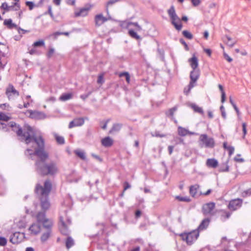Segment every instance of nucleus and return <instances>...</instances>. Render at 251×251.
Wrapping results in <instances>:
<instances>
[{
  "mask_svg": "<svg viewBox=\"0 0 251 251\" xmlns=\"http://www.w3.org/2000/svg\"><path fill=\"white\" fill-rule=\"evenodd\" d=\"M130 25H133L135 26H136L137 28V29L138 30H141L142 29L141 27L138 25V23L137 22H129Z\"/></svg>",
  "mask_w": 251,
  "mask_h": 251,
  "instance_id": "nucleus-60",
  "label": "nucleus"
},
{
  "mask_svg": "<svg viewBox=\"0 0 251 251\" xmlns=\"http://www.w3.org/2000/svg\"><path fill=\"white\" fill-rule=\"evenodd\" d=\"M38 148L35 149L34 155L38 158L35 162V169L37 174L41 176H54L59 171L57 165L53 161L47 162L49 153L45 151V141L41 138L36 144Z\"/></svg>",
  "mask_w": 251,
  "mask_h": 251,
  "instance_id": "nucleus-1",
  "label": "nucleus"
},
{
  "mask_svg": "<svg viewBox=\"0 0 251 251\" xmlns=\"http://www.w3.org/2000/svg\"><path fill=\"white\" fill-rule=\"evenodd\" d=\"M141 210L138 209V210H136L135 211V217L136 219H138L139 218V217H140L141 215Z\"/></svg>",
  "mask_w": 251,
  "mask_h": 251,
  "instance_id": "nucleus-63",
  "label": "nucleus"
},
{
  "mask_svg": "<svg viewBox=\"0 0 251 251\" xmlns=\"http://www.w3.org/2000/svg\"><path fill=\"white\" fill-rule=\"evenodd\" d=\"M226 150L228 151L229 155L230 156L234 152V148L232 146H229Z\"/></svg>",
  "mask_w": 251,
  "mask_h": 251,
  "instance_id": "nucleus-54",
  "label": "nucleus"
},
{
  "mask_svg": "<svg viewBox=\"0 0 251 251\" xmlns=\"http://www.w3.org/2000/svg\"><path fill=\"white\" fill-rule=\"evenodd\" d=\"M152 136L157 137H165L166 136L164 134H160L159 132L157 131H155L154 134H152Z\"/></svg>",
  "mask_w": 251,
  "mask_h": 251,
  "instance_id": "nucleus-55",
  "label": "nucleus"
},
{
  "mask_svg": "<svg viewBox=\"0 0 251 251\" xmlns=\"http://www.w3.org/2000/svg\"><path fill=\"white\" fill-rule=\"evenodd\" d=\"M200 188V185L199 184H196L193 185H191L189 188V193L190 195L195 198L197 194L198 190Z\"/></svg>",
  "mask_w": 251,
  "mask_h": 251,
  "instance_id": "nucleus-24",
  "label": "nucleus"
},
{
  "mask_svg": "<svg viewBox=\"0 0 251 251\" xmlns=\"http://www.w3.org/2000/svg\"><path fill=\"white\" fill-rule=\"evenodd\" d=\"M201 141L203 142L206 148H213L214 147L215 143L213 138H208L206 134H201L200 138Z\"/></svg>",
  "mask_w": 251,
  "mask_h": 251,
  "instance_id": "nucleus-8",
  "label": "nucleus"
},
{
  "mask_svg": "<svg viewBox=\"0 0 251 251\" xmlns=\"http://www.w3.org/2000/svg\"><path fill=\"white\" fill-rule=\"evenodd\" d=\"M111 19L110 16H109L108 18H106L103 17L102 14H98L95 17V25L97 26H100L104 22Z\"/></svg>",
  "mask_w": 251,
  "mask_h": 251,
  "instance_id": "nucleus-14",
  "label": "nucleus"
},
{
  "mask_svg": "<svg viewBox=\"0 0 251 251\" xmlns=\"http://www.w3.org/2000/svg\"><path fill=\"white\" fill-rule=\"evenodd\" d=\"M84 123V120L83 118H77L74 119L70 122L69 125V128H72L75 126H78L83 125Z\"/></svg>",
  "mask_w": 251,
  "mask_h": 251,
  "instance_id": "nucleus-17",
  "label": "nucleus"
},
{
  "mask_svg": "<svg viewBox=\"0 0 251 251\" xmlns=\"http://www.w3.org/2000/svg\"><path fill=\"white\" fill-rule=\"evenodd\" d=\"M243 195L244 197L251 196V189L250 188L247 190L244 191V192L243 193Z\"/></svg>",
  "mask_w": 251,
  "mask_h": 251,
  "instance_id": "nucleus-59",
  "label": "nucleus"
},
{
  "mask_svg": "<svg viewBox=\"0 0 251 251\" xmlns=\"http://www.w3.org/2000/svg\"><path fill=\"white\" fill-rule=\"evenodd\" d=\"M177 132L179 135L181 136H185L188 134V130L181 126H178Z\"/></svg>",
  "mask_w": 251,
  "mask_h": 251,
  "instance_id": "nucleus-33",
  "label": "nucleus"
},
{
  "mask_svg": "<svg viewBox=\"0 0 251 251\" xmlns=\"http://www.w3.org/2000/svg\"><path fill=\"white\" fill-rule=\"evenodd\" d=\"M206 164L208 167L216 168L218 166V162L215 158H209L206 160Z\"/></svg>",
  "mask_w": 251,
  "mask_h": 251,
  "instance_id": "nucleus-22",
  "label": "nucleus"
},
{
  "mask_svg": "<svg viewBox=\"0 0 251 251\" xmlns=\"http://www.w3.org/2000/svg\"><path fill=\"white\" fill-rule=\"evenodd\" d=\"M42 225L37 223L32 224L29 227V230L31 231V233L34 235H37L41 231V226Z\"/></svg>",
  "mask_w": 251,
  "mask_h": 251,
  "instance_id": "nucleus-19",
  "label": "nucleus"
},
{
  "mask_svg": "<svg viewBox=\"0 0 251 251\" xmlns=\"http://www.w3.org/2000/svg\"><path fill=\"white\" fill-rule=\"evenodd\" d=\"M120 77H123L125 76L126 77V80L127 83H129L130 79V75L128 72H122L119 75Z\"/></svg>",
  "mask_w": 251,
  "mask_h": 251,
  "instance_id": "nucleus-42",
  "label": "nucleus"
},
{
  "mask_svg": "<svg viewBox=\"0 0 251 251\" xmlns=\"http://www.w3.org/2000/svg\"><path fill=\"white\" fill-rule=\"evenodd\" d=\"M7 242V239L5 237L0 236V246L4 247L6 246Z\"/></svg>",
  "mask_w": 251,
  "mask_h": 251,
  "instance_id": "nucleus-46",
  "label": "nucleus"
},
{
  "mask_svg": "<svg viewBox=\"0 0 251 251\" xmlns=\"http://www.w3.org/2000/svg\"><path fill=\"white\" fill-rule=\"evenodd\" d=\"M122 126L123 125L122 124H114L112 126V127L109 131V134H112L116 132H118L121 130Z\"/></svg>",
  "mask_w": 251,
  "mask_h": 251,
  "instance_id": "nucleus-23",
  "label": "nucleus"
},
{
  "mask_svg": "<svg viewBox=\"0 0 251 251\" xmlns=\"http://www.w3.org/2000/svg\"><path fill=\"white\" fill-rule=\"evenodd\" d=\"M55 139L58 144L63 145L65 143V140L63 137L55 135Z\"/></svg>",
  "mask_w": 251,
  "mask_h": 251,
  "instance_id": "nucleus-44",
  "label": "nucleus"
},
{
  "mask_svg": "<svg viewBox=\"0 0 251 251\" xmlns=\"http://www.w3.org/2000/svg\"><path fill=\"white\" fill-rule=\"evenodd\" d=\"M91 5L90 4H86L84 7L80 9L78 11L75 12V17H77L79 16H85L87 15L88 11L91 9Z\"/></svg>",
  "mask_w": 251,
  "mask_h": 251,
  "instance_id": "nucleus-15",
  "label": "nucleus"
},
{
  "mask_svg": "<svg viewBox=\"0 0 251 251\" xmlns=\"http://www.w3.org/2000/svg\"><path fill=\"white\" fill-rule=\"evenodd\" d=\"M60 222L61 226H59V230L61 233L64 235H68L70 231L68 228V225L71 224V220L70 218H67V223L64 221L63 218L62 216L60 217Z\"/></svg>",
  "mask_w": 251,
  "mask_h": 251,
  "instance_id": "nucleus-6",
  "label": "nucleus"
},
{
  "mask_svg": "<svg viewBox=\"0 0 251 251\" xmlns=\"http://www.w3.org/2000/svg\"><path fill=\"white\" fill-rule=\"evenodd\" d=\"M12 5L11 6H8L7 2H3L0 8L1 9L5 10L6 12L9 11L10 10H13L15 11H18L20 8V3L18 2H13Z\"/></svg>",
  "mask_w": 251,
  "mask_h": 251,
  "instance_id": "nucleus-11",
  "label": "nucleus"
},
{
  "mask_svg": "<svg viewBox=\"0 0 251 251\" xmlns=\"http://www.w3.org/2000/svg\"><path fill=\"white\" fill-rule=\"evenodd\" d=\"M91 156L100 162H101L103 161V159L100 156L95 153H91Z\"/></svg>",
  "mask_w": 251,
  "mask_h": 251,
  "instance_id": "nucleus-53",
  "label": "nucleus"
},
{
  "mask_svg": "<svg viewBox=\"0 0 251 251\" xmlns=\"http://www.w3.org/2000/svg\"><path fill=\"white\" fill-rule=\"evenodd\" d=\"M177 108L176 107H174L169 109L168 111V115L170 116H173L174 112L176 110Z\"/></svg>",
  "mask_w": 251,
  "mask_h": 251,
  "instance_id": "nucleus-49",
  "label": "nucleus"
},
{
  "mask_svg": "<svg viewBox=\"0 0 251 251\" xmlns=\"http://www.w3.org/2000/svg\"><path fill=\"white\" fill-rule=\"evenodd\" d=\"M73 94L72 93H63L60 97L59 100L62 101H66L68 100L72 99Z\"/></svg>",
  "mask_w": 251,
  "mask_h": 251,
  "instance_id": "nucleus-31",
  "label": "nucleus"
},
{
  "mask_svg": "<svg viewBox=\"0 0 251 251\" xmlns=\"http://www.w3.org/2000/svg\"><path fill=\"white\" fill-rule=\"evenodd\" d=\"M218 87L221 92V102L224 103L226 101V93L225 92L223 87L222 85L219 84Z\"/></svg>",
  "mask_w": 251,
  "mask_h": 251,
  "instance_id": "nucleus-34",
  "label": "nucleus"
},
{
  "mask_svg": "<svg viewBox=\"0 0 251 251\" xmlns=\"http://www.w3.org/2000/svg\"><path fill=\"white\" fill-rule=\"evenodd\" d=\"M200 76V71L199 69H193L190 72V83L194 84V83L197 81Z\"/></svg>",
  "mask_w": 251,
  "mask_h": 251,
  "instance_id": "nucleus-18",
  "label": "nucleus"
},
{
  "mask_svg": "<svg viewBox=\"0 0 251 251\" xmlns=\"http://www.w3.org/2000/svg\"><path fill=\"white\" fill-rule=\"evenodd\" d=\"M246 126H247V125L245 123H243L242 124V130H243V138H244L245 136L246 135V134H247V128H246Z\"/></svg>",
  "mask_w": 251,
  "mask_h": 251,
  "instance_id": "nucleus-56",
  "label": "nucleus"
},
{
  "mask_svg": "<svg viewBox=\"0 0 251 251\" xmlns=\"http://www.w3.org/2000/svg\"><path fill=\"white\" fill-rule=\"evenodd\" d=\"M54 52V50L53 48H50V49L48 51V52L47 53V57L48 58H50L52 56Z\"/></svg>",
  "mask_w": 251,
  "mask_h": 251,
  "instance_id": "nucleus-51",
  "label": "nucleus"
},
{
  "mask_svg": "<svg viewBox=\"0 0 251 251\" xmlns=\"http://www.w3.org/2000/svg\"><path fill=\"white\" fill-rule=\"evenodd\" d=\"M179 42L181 44L184 45L185 50H186L188 51L189 50V48L188 45L187 44V43L185 42V41L184 40V39L183 38H180L179 39Z\"/></svg>",
  "mask_w": 251,
  "mask_h": 251,
  "instance_id": "nucleus-48",
  "label": "nucleus"
},
{
  "mask_svg": "<svg viewBox=\"0 0 251 251\" xmlns=\"http://www.w3.org/2000/svg\"><path fill=\"white\" fill-rule=\"evenodd\" d=\"M10 118L2 112L0 113V120L4 121H8Z\"/></svg>",
  "mask_w": 251,
  "mask_h": 251,
  "instance_id": "nucleus-45",
  "label": "nucleus"
},
{
  "mask_svg": "<svg viewBox=\"0 0 251 251\" xmlns=\"http://www.w3.org/2000/svg\"><path fill=\"white\" fill-rule=\"evenodd\" d=\"M222 214H221V218L222 221H225L226 219H228L231 215V213L230 212H227L224 210H222Z\"/></svg>",
  "mask_w": 251,
  "mask_h": 251,
  "instance_id": "nucleus-35",
  "label": "nucleus"
},
{
  "mask_svg": "<svg viewBox=\"0 0 251 251\" xmlns=\"http://www.w3.org/2000/svg\"><path fill=\"white\" fill-rule=\"evenodd\" d=\"M45 46V42L43 40H40L38 41H37L35 42L33 45L32 46L34 48H38V47H41Z\"/></svg>",
  "mask_w": 251,
  "mask_h": 251,
  "instance_id": "nucleus-37",
  "label": "nucleus"
},
{
  "mask_svg": "<svg viewBox=\"0 0 251 251\" xmlns=\"http://www.w3.org/2000/svg\"><path fill=\"white\" fill-rule=\"evenodd\" d=\"M46 212L42 210L39 211L36 215L37 222L42 225L43 227H50L53 226V222L51 220L47 218Z\"/></svg>",
  "mask_w": 251,
  "mask_h": 251,
  "instance_id": "nucleus-5",
  "label": "nucleus"
},
{
  "mask_svg": "<svg viewBox=\"0 0 251 251\" xmlns=\"http://www.w3.org/2000/svg\"><path fill=\"white\" fill-rule=\"evenodd\" d=\"M128 33L129 35L132 38L141 40L142 38L133 29H129Z\"/></svg>",
  "mask_w": 251,
  "mask_h": 251,
  "instance_id": "nucleus-30",
  "label": "nucleus"
},
{
  "mask_svg": "<svg viewBox=\"0 0 251 251\" xmlns=\"http://www.w3.org/2000/svg\"><path fill=\"white\" fill-rule=\"evenodd\" d=\"M74 153L77 157L80 158L82 160H85L86 159V156L84 151L79 150H76L74 151Z\"/></svg>",
  "mask_w": 251,
  "mask_h": 251,
  "instance_id": "nucleus-28",
  "label": "nucleus"
},
{
  "mask_svg": "<svg viewBox=\"0 0 251 251\" xmlns=\"http://www.w3.org/2000/svg\"><path fill=\"white\" fill-rule=\"evenodd\" d=\"M243 200L241 199H236L231 200L228 205V208L231 211L236 210L241 207Z\"/></svg>",
  "mask_w": 251,
  "mask_h": 251,
  "instance_id": "nucleus-10",
  "label": "nucleus"
},
{
  "mask_svg": "<svg viewBox=\"0 0 251 251\" xmlns=\"http://www.w3.org/2000/svg\"><path fill=\"white\" fill-rule=\"evenodd\" d=\"M224 58L228 62H231V61H232V59L229 56V55L226 53V52H224Z\"/></svg>",
  "mask_w": 251,
  "mask_h": 251,
  "instance_id": "nucleus-57",
  "label": "nucleus"
},
{
  "mask_svg": "<svg viewBox=\"0 0 251 251\" xmlns=\"http://www.w3.org/2000/svg\"><path fill=\"white\" fill-rule=\"evenodd\" d=\"M10 126L12 128V130L16 133L17 136L21 137V141L24 142L26 144H29L32 142L37 144L41 138H43L41 136L37 137L32 127L28 125H25L22 129L20 125L14 122H11Z\"/></svg>",
  "mask_w": 251,
  "mask_h": 251,
  "instance_id": "nucleus-2",
  "label": "nucleus"
},
{
  "mask_svg": "<svg viewBox=\"0 0 251 251\" xmlns=\"http://www.w3.org/2000/svg\"><path fill=\"white\" fill-rule=\"evenodd\" d=\"M191 1L192 2V5L195 7L200 5V4L201 2V0H191Z\"/></svg>",
  "mask_w": 251,
  "mask_h": 251,
  "instance_id": "nucleus-52",
  "label": "nucleus"
},
{
  "mask_svg": "<svg viewBox=\"0 0 251 251\" xmlns=\"http://www.w3.org/2000/svg\"><path fill=\"white\" fill-rule=\"evenodd\" d=\"M62 35L68 36L69 35V32L56 31V32L53 33L52 34L50 35V36L53 37V39L55 40L57 38L58 36Z\"/></svg>",
  "mask_w": 251,
  "mask_h": 251,
  "instance_id": "nucleus-32",
  "label": "nucleus"
},
{
  "mask_svg": "<svg viewBox=\"0 0 251 251\" xmlns=\"http://www.w3.org/2000/svg\"><path fill=\"white\" fill-rule=\"evenodd\" d=\"M3 25H6L10 29H12L13 28H18L17 25L12 23L11 19H5L4 21Z\"/></svg>",
  "mask_w": 251,
  "mask_h": 251,
  "instance_id": "nucleus-26",
  "label": "nucleus"
},
{
  "mask_svg": "<svg viewBox=\"0 0 251 251\" xmlns=\"http://www.w3.org/2000/svg\"><path fill=\"white\" fill-rule=\"evenodd\" d=\"M124 191H125L127 189L130 188L131 186L128 182L125 181L124 183Z\"/></svg>",
  "mask_w": 251,
  "mask_h": 251,
  "instance_id": "nucleus-61",
  "label": "nucleus"
},
{
  "mask_svg": "<svg viewBox=\"0 0 251 251\" xmlns=\"http://www.w3.org/2000/svg\"><path fill=\"white\" fill-rule=\"evenodd\" d=\"M215 207V203L213 202H210L204 204L202 207V212L204 215L210 214Z\"/></svg>",
  "mask_w": 251,
  "mask_h": 251,
  "instance_id": "nucleus-13",
  "label": "nucleus"
},
{
  "mask_svg": "<svg viewBox=\"0 0 251 251\" xmlns=\"http://www.w3.org/2000/svg\"><path fill=\"white\" fill-rule=\"evenodd\" d=\"M120 0H109L107 2L106 6V11L108 15L109 14V10L108 7L112 5L113 4H115V3L118 1H120Z\"/></svg>",
  "mask_w": 251,
  "mask_h": 251,
  "instance_id": "nucleus-40",
  "label": "nucleus"
},
{
  "mask_svg": "<svg viewBox=\"0 0 251 251\" xmlns=\"http://www.w3.org/2000/svg\"><path fill=\"white\" fill-rule=\"evenodd\" d=\"M191 107L195 112L199 113L201 114H203V111L201 107H199L195 104H192Z\"/></svg>",
  "mask_w": 251,
  "mask_h": 251,
  "instance_id": "nucleus-36",
  "label": "nucleus"
},
{
  "mask_svg": "<svg viewBox=\"0 0 251 251\" xmlns=\"http://www.w3.org/2000/svg\"><path fill=\"white\" fill-rule=\"evenodd\" d=\"M194 87V84L189 82V84L187 86V87H185L184 89V93L186 95H188L189 93H190L191 90L192 88H193Z\"/></svg>",
  "mask_w": 251,
  "mask_h": 251,
  "instance_id": "nucleus-38",
  "label": "nucleus"
},
{
  "mask_svg": "<svg viewBox=\"0 0 251 251\" xmlns=\"http://www.w3.org/2000/svg\"><path fill=\"white\" fill-rule=\"evenodd\" d=\"M199 236V231L196 230L187 233V235L185 236V238L187 239V244L189 246L192 245L196 241Z\"/></svg>",
  "mask_w": 251,
  "mask_h": 251,
  "instance_id": "nucleus-7",
  "label": "nucleus"
},
{
  "mask_svg": "<svg viewBox=\"0 0 251 251\" xmlns=\"http://www.w3.org/2000/svg\"><path fill=\"white\" fill-rule=\"evenodd\" d=\"M228 160L220 165L219 167V172H225L229 171V166L228 165Z\"/></svg>",
  "mask_w": 251,
  "mask_h": 251,
  "instance_id": "nucleus-27",
  "label": "nucleus"
},
{
  "mask_svg": "<svg viewBox=\"0 0 251 251\" xmlns=\"http://www.w3.org/2000/svg\"><path fill=\"white\" fill-rule=\"evenodd\" d=\"M167 13L171 19V24L178 31H180L182 27L181 21L187 22L188 18L186 16H183L181 19L177 15L174 5H172L168 10Z\"/></svg>",
  "mask_w": 251,
  "mask_h": 251,
  "instance_id": "nucleus-4",
  "label": "nucleus"
},
{
  "mask_svg": "<svg viewBox=\"0 0 251 251\" xmlns=\"http://www.w3.org/2000/svg\"><path fill=\"white\" fill-rule=\"evenodd\" d=\"M240 154H238L236 156L234 157V160L236 162H243L244 161V159L243 158H239V157H237L238 156H240Z\"/></svg>",
  "mask_w": 251,
  "mask_h": 251,
  "instance_id": "nucleus-62",
  "label": "nucleus"
},
{
  "mask_svg": "<svg viewBox=\"0 0 251 251\" xmlns=\"http://www.w3.org/2000/svg\"><path fill=\"white\" fill-rule=\"evenodd\" d=\"M129 22L127 21H123L121 24V26L123 28H127L129 25Z\"/></svg>",
  "mask_w": 251,
  "mask_h": 251,
  "instance_id": "nucleus-50",
  "label": "nucleus"
},
{
  "mask_svg": "<svg viewBox=\"0 0 251 251\" xmlns=\"http://www.w3.org/2000/svg\"><path fill=\"white\" fill-rule=\"evenodd\" d=\"M25 5L27 6L30 10H31L33 9L35 6V4L32 1H26L25 2Z\"/></svg>",
  "mask_w": 251,
  "mask_h": 251,
  "instance_id": "nucleus-47",
  "label": "nucleus"
},
{
  "mask_svg": "<svg viewBox=\"0 0 251 251\" xmlns=\"http://www.w3.org/2000/svg\"><path fill=\"white\" fill-rule=\"evenodd\" d=\"M48 11L45 12V14H49L51 17H53V13L52 12V10H51V5H49L48 6Z\"/></svg>",
  "mask_w": 251,
  "mask_h": 251,
  "instance_id": "nucleus-58",
  "label": "nucleus"
},
{
  "mask_svg": "<svg viewBox=\"0 0 251 251\" xmlns=\"http://www.w3.org/2000/svg\"><path fill=\"white\" fill-rule=\"evenodd\" d=\"M65 244L67 249H69L74 245V240L71 236H68L66 239Z\"/></svg>",
  "mask_w": 251,
  "mask_h": 251,
  "instance_id": "nucleus-29",
  "label": "nucleus"
},
{
  "mask_svg": "<svg viewBox=\"0 0 251 251\" xmlns=\"http://www.w3.org/2000/svg\"><path fill=\"white\" fill-rule=\"evenodd\" d=\"M24 237V233L15 232L10 236V242L13 244H17L22 242Z\"/></svg>",
  "mask_w": 251,
  "mask_h": 251,
  "instance_id": "nucleus-9",
  "label": "nucleus"
},
{
  "mask_svg": "<svg viewBox=\"0 0 251 251\" xmlns=\"http://www.w3.org/2000/svg\"><path fill=\"white\" fill-rule=\"evenodd\" d=\"M6 95L8 99H14V97H17L19 95V93L17 91L12 84H9L6 90Z\"/></svg>",
  "mask_w": 251,
  "mask_h": 251,
  "instance_id": "nucleus-12",
  "label": "nucleus"
},
{
  "mask_svg": "<svg viewBox=\"0 0 251 251\" xmlns=\"http://www.w3.org/2000/svg\"><path fill=\"white\" fill-rule=\"evenodd\" d=\"M97 82L98 83H100V84H102L104 82V80H103L102 75H100L99 76L98 80H97Z\"/></svg>",
  "mask_w": 251,
  "mask_h": 251,
  "instance_id": "nucleus-64",
  "label": "nucleus"
},
{
  "mask_svg": "<svg viewBox=\"0 0 251 251\" xmlns=\"http://www.w3.org/2000/svg\"><path fill=\"white\" fill-rule=\"evenodd\" d=\"M182 33L183 36L188 39L191 40L193 37L192 34L188 30H183Z\"/></svg>",
  "mask_w": 251,
  "mask_h": 251,
  "instance_id": "nucleus-41",
  "label": "nucleus"
},
{
  "mask_svg": "<svg viewBox=\"0 0 251 251\" xmlns=\"http://www.w3.org/2000/svg\"><path fill=\"white\" fill-rule=\"evenodd\" d=\"M52 226H50V227H43L46 229V231L43 233L41 236L40 240L42 243L45 242L50 237L52 232Z\"/></svg>",
  "mask_w": 251,
  "mask_h": 251,
  "instance_id": "nucleus-16",
  "label": "nucleus"
},
{
  "mask_svg": "<svg viewBox=\"0 0 251 251\" xmlns=\"http://www.w3.org/2000/svg\"><path fill=\"white\" fill-rule=\"evenodd\" d=\"M176 199L180 201L190 202L191 201V199L188 197H181L177 196H176Z\"/></svg>",
  "mask_w": 251,
  "mask_h": 251,
  "instance_id": "nucleus-43",
  "label": "nucleus"
},
{
  "mask_svg": "<svg viewBox=\"0 0 251 251\" xmlns=\"http://www.w3.org/2000/svg\"><path fill=\"white\" fill-rule=\"evenodd\" d=\"M51 189L52 183L49 179L45 180L43 186L39 183L36 184L35 186L34 192L38 196L43 211H47L50 207L49 194Z\"/></svg>",
  "mask_w": 251,
  "mask_h": 251,
  "instance_id": "nucleus-3",
  "label": "nucleus"
},
{
  "mask_svg": "<svg viewBox=\"0 0 251 251\" xmlns=\"http://www.w3.org/2000/svg\"><path fill=\"white\" fill-rule=\"evenodd\" d=\"M225 38H226L227 40L226 44L228 46L232 47L235 44V41H233L232 38L230 37L229 36L226 35Z\"/></svg>",
  "mask_w": 251,
  "mask_h": 251,
  "instance_id": "nucleus-39",
  "label": "nucleus"
},
{
  "mask_svg": "<svg viewBox=\"0 0 251 251\" xmlns=\"http://www.w3.org/2000/svg\"><path fill=\"white\" fill-rule=\"evenodd\" d=\"M210 222V218H205L201 221V224L198 227L196 230L199 231V232L200 231L206 229L207 227L209 226Z\"/></svg>",
  "mask_w": 251,
  "mask_h": 251,
  "instance_id": "nucleus-20",
  "label": "nucleus"
},
{
  "mask_svg": "<svg viewBox=\"0 0 251 251\" xmlns=\"http://www.w3.org/2000/svg\"><path fill=\"white\" fill-rule=\"evenodd\" d=\"M189 62H190L191 67L193 69H197L198 66V59L196 56L193 55L189 59Z\"/></svg>",
  "mask_w": 251,
  "mask_h": 251,
  "instance_id": "nucleus-25",
  "label": "nucleus"
},
{
  "mask_svg": "<svg viewBox=\"0 0 251 251\" xmlns=\"http://www.w3.org/2000/svg\"><path fill=\"white\" fill-rule=\"evenodd\" d=\"M101 145L104 147L108 148L113 144V140L109 136L105 137L101 140Z\"/></svg>",
  "mask_w": 251,
  "mask_h": 251,
  "instance_id": "nucleus-21",
  "label": "nucleus"
}]
</instances>
